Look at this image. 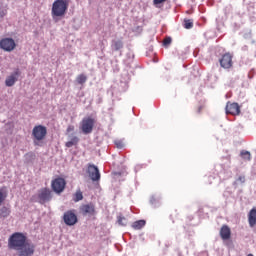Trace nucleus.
Wrapping results in <instances>:
<instances>
[{"label":"nucleus","mask_w":256,"mask_h":256,"mask_svg":"<svg viewBox=\"0 0 256 256\" xmlns=\"http://www.w3.org/2000/svg\"><path fill=\"white\" fill-rule=\"evenodd\" d=\"M79 144V137L73 136L70 141L65 143V147L68 149Z\"/></svg>","instance_id":"obj_17"},{"label":"nucleus","mask_w":256,"mask_h":256,"mask_svg":"<svg viewBox=\"0 0 256 256\" xmlns=\"http://www.w3.org/2000/svg\"><path fill=\"white\" fill-rule=\"evenodd\" d=\"M236 183H245V176L241 175L236 179Z\"/></svg>","instance_id":"obj_27"},{"label":"nucleus","mask_w":256,"mask_h":256,"mask_svg":"<svg viewBox=\"0 0 256 256\" xmlns=\"http://www.w3.org/2000/svg\"><path fill=\"white\" fill-rule=\"evenodd\" d=\"M8 249L18 251L19 256L35 255V244L27 241V236L21 232H15L8 238Z\"/></svg>","instance_id":"obj_1"},{"label":"nucleus","mask_w":256,"mask_h":256,"mask_svg":"<svg viewBox=\"0 0 256 256\" xmlns=\"http://www.w3.org/2000/svg\"><path fill=\"white\" fill-rule=\"evenodd\" d=\"M145 220H138L132 224L133 229H143L145 227Z\"/></svg>","instance_id":"obj_19"},{"label":"nucleus","mask_w":256,"mask_h":256,"mask_svg":"<svg viewBox=\"0 0 256 256\" xmlns=\"http://www.w3.org/2000/svg\"><path fill=\"white\" fill-rule=\"evenodd\" d=\"M73 201L75 203H78V201H83V192H81V190L76 191V193L74 194Z\"/></svg>","instance_id":"obj_20"},{"label":"nucleus","mask_w":256,"mask_h":256,"mask_svg":"<svg viewBox=\"0 0 256 256\" xmlns=\"http://www.w3.org/2000/svg\"><path fill=\"white\" fill-rule=\"evenodd\" d=\"M9 215H11V209L3 206L2 208H0V218H7L9 217Z\"/></svg>","instance_id":"obj_18"},{"label":"nucleus","mask_w":256,"mask_h":256,"mask_svg":"<svg viewBox=\"0 0 256 256\" xmlns=\"http://www.w3.org/2000/svg\"><path fill=\"white\" fill-rule=\"evenodd\" d=\"M18 77H19V70L15 71L10 76H8L5 80L6 87H13V85L17 83Z\"/></svg>","instance_id":"obj_13"},{"label":"nucleus","mask_w":256,"mask_h":256,"mask_svg":"<svg viewBox=\"0 0 256 256\" xmlns=\"http://www.w3.org/2000/svg\"><path fill=\"white\" fill-rule=\"evenodd\" d=\"M5 15H7V11L0 10V17L3 18Z\"/></svg>","instance_id":"obj_31"},{"label":"nucleus","mask_w":256,"mask_h":256,"mask_svg":"<svg viewBox=\"0 0 256 256\" xmlns=\"http://www.w3.org/2000/svg\"><path fill=\"white\" fill-rule=\"evenodd\" d=\"M111 49L112 51H121V49H123V40L121 39L112 40Z\"/></svg>","instance_id":"obj_16"},{"label":"nucleus","mask_w":256,"mask_h":256,"mask_svg":"<svg viewBox=\"0 0 256 256\" xmlns=\"http://www.w3.org/2000/svg\"><path fill=\"white\" fill-rule=\"evenodd\" d=\"M6 199H7V192L3 191V189H0V205H3Z\"/></svg>","instance_id":"obj_23"},{"label":"nucleus","mask_w":256,"mask_h":256,"mask_svg":"<svg viewBox=\"0 0 256 256\" xmlns=\"http://www.w3.org/2000/svg\"><path fill=\"white\" fill-rule=\"evenodd\" d=\"M222 69H231L233 67V55L229 52L223 54L219 59Z\"/></svg>","instance_id":"obj_8"},{"label":"nucleus","mask_w":256,"mask_h":256,"mask_svg":"<svg viewBox=\"0 0 256 256\" xmlns=\"http://www.w3.org/2000/svg\"><path fill=\"white\" fill-rule=\"evenodd\" d=\"M249 227L253 228L256 225V208H252L248 213Z\"/></svg>","instance_id":"obj_15"},{"label":"nucleus","mask_w":256,"mask_h":256,"mask_svg":"<svg viewBox=\"0 0 256 256\" xmlns=\"http://www.w3.org/2000/svg\"><path fill=\"white\" fill-rule=\"evenodd\" d=\"M163 44L164 45H171V38H165L164 41H163Z\"/></svg>","instance_id":"obj_29"},{"label":"nucleus","mask_w":256,"mask_h":256,"mask_svg":"<svg viewBox=\"0 0 256 256\" xmlns=\"http://www.w3.org/2000/svg\"><path fill=\"white\" fill-rule=\"evenodd\" d=\"M114 143H115L117 149H123V147H125V143H123V141H121V140H116Z\"/></svg>","instance_id":"obj_25"},{"label":"nucleus","mask_w":256,"mask_h":256,"mask_svg":"<svg viewBox=\"0 0 256 256\" xmlns=\"http://www.w3.org/2000/svg\"><path fill=\"white\" fill-rule=\"evenodd\" d=\"M75 131V126L69 125L66 129V133H73Z\"/></svg>","instance_id":"obj_28"},{"label":"nucleus","mask_w":256,"mask_h":256,"mask_svg":"<svg viewBox=\"0 0 256 256\" xmlns=\"http://www.w3.org/2000/svg\"><path fill=\"white\" fill-rule=\"evenodd\" d=\"M15 47H17V44L13 38H3L0 40V49H3V51H6L7 53L14 51Z\"/></svg>","instance_id":"obj_6"},{"label":"nucleus","mask_w":256,"mask_h":256,"mask_svg":"<svg viewBox=\"0 0 256 256\" xmlns=\"http://www.w3.org/2000/svg\"><path fill=\"white\" fill-rule=\"evenodd\" d=\"M76 81L79 85H83L87 82V76L85 74H80L77 76Z\"/></svg>","instance_id":"obj_21"},{"label":"nucleus","mask_w":256,"mask_h":256,"mask_svg":"<svg viewBox=\"0 0 256 256\" xmlns=\"http://www.w3.org/2000/svg\"><path fill=\"white\" fill-rule=\"evenodd\" d=\"M225 111L226 115L237 116L241 114V106L237 102H227Z\"/></svg>","instance_id":"obj_10"},{"label":"nucleus","mask_w":256,"mask_h":256,"mask_svg":"<svg viewBox=\"0 0 256 256\" xmlns=\"http://www.w3.org/2000/svg\"><path fill=\"white\" fill-rule=\"evenodd\" d=\"M220 237L223 239V241H228V239H231V228L227 225H223L220 229Z\"/></svg>","instance_id":"obj_14"},{"label":"nucleus","mask_w":256,"mask_h":256,"mask_svg":"<svg viewBox=\"0 0 256 256\" xmlns=\"http://www.w3.org/2000/svg\"><path fill=\"white\" fill-rule=\"evenodd\" d=\"M247 256H254L253 254H248Z\"/></svg>","instance_id":"obj_33"},{"label":"nucleus","mask_w":256,"mask_h":256,"mask_svg":"<svg viewBox=\"0 0 256 256\" xmlns=\"http://www.w3.org/2000/svg\"><path fill=\"white\" fill-rule=\"evenodd\" d=\"M118 223H119V225L125 226V225H127V219H125V217L119 216L118 217Z\"/></svg>","instance_id":"obj_26"},{"label":"nucleus","mask_w":256,"mask_h":256,"mask_svg":"<svg viewBox=\"0 0 256 256\" xmlns=\"http://www.w3.org/2000/svg\"><path fill=\"white\" fill-rule=\"evenodd\" d=\"M69 0H55L52 4L51 15L54 21H59L67 15Z\"/></svg>","instance_id":"obj_2"},{"label":"nucleus","mask_w":256,"mask_h":256,"mask_svg":"<svg viewBox=\"0 0 256 256\" xmlns=\"http://www.w3.org/2000/svg\"><path fill=\"white\" fill-rule=\"evenodd\" d=\"M39 203L43 205L53 199V195L51 194V190L49 188H42L38 193Z\"/></svg>","instance_id":"obj_11"},{"label":"nucleus","mask_w":256,"mask_h":256,"mask_svg":"<svg viewBox=\"0 0 256 256\" xmlns=\"http://www.w3.org/2000/svg\"><path fill=\"white\" fill-rule=\"evenodd\" d=\"M167 0H154V5H161V3H165Z\"/></svg>","instance_id":"obj_30"},{"label":"nucleus","mask_w":256,"mask_h":256,"mask_svg":"<svg viewBox=\"0 0 256 256\" xmlns=\"http://www.w3.org/2000/svg\"><path fill=\"white\" fill-rule=\"evenodd\" d=\"M184 29H193V20L185 19L184 20Z\"/></svg>","instance_id":"obj_22"},{"label":"nucleus","mask_w":256,"mask_h":256,"mask_svg":"<svg viewBox=\"0 0 256 256\" xmlns=\"http://www.w3.org/2000/svg\"><path fill=\"white\" fill-rule=\"evenodd\" d=\"M95 127V119L91 117L83 118L80 123V129L84 135H89L93 133V128Z\"/></svg>","instance_id":"obj_4"},{"label":"nucleus","mask_w":256,"mask_h":256,"mask_svg":"<svg viewBox=\"0 0 256 256\" xmlns=\"http://www.w3.org/2000/svg\"><path fill=\"white\" fill-rule=\"evenodd\" d=\"M198 113H201V107H199V109H198Z\"/></svg>","instance_id":"obj_32"},{"label":"nucleus","mask_w":256,"mask_h":256,"mask_svg":"<svg viewBox=\"0 0 256 256\" xmlns=\"http://www.w3.org/2000/svg\"><path fill=\"white\" fill-rule=\"evenodd\" d=\"M242 159H246L247 161H251V152L249 151H242L241 152Z\"/></svg>","instance_id":"obj_24"},{"label":"nucleus","mask_w":256,"mask_h":256,"mask_svg":"<svg viewBox=\"0 0 256 256\" xmlns=\"http://www.w3.org/2000/svg\"><path fill=\"white\" fill-rule=\"evenodd\" d=\"M63 221L65 225L69 227H73L78 221L77 214H75V210L66 211L63 215Z\"/></svg>","instance_id":"obj_9"},{"label":"nucleus","mask_w":256,"mask_h":256,"mask_svg":"<svg viewBox=\"0 0 256 256\" xmlns=\"http://www.w3.org/2000/svg\"><path fill=\"white\" fill-rule=\"evenodd\" d=\"M80 214L84 217H93V215L97 214V211L95 210V204L89 203V204H82L79 208Z\"/></svg>","instance_id":"obj_7"},{"label":"nucleus","mask_w":256,"mask_h":256,"mask_svg":"<svg viewBox=\"0 0 256 256\" xmlns=\"http://www.w3.org/2000/svg\"><path fill=\"white\" fill-rule=\"evenodd\" d=\"M87 173L92 181H100L101 173L99 172V168L94 164H89Z\"/></svg>","instance_id":"obj_12"},{"label":"nucleus","mask_w":256,"mask_h":256,"mask_svg":"<svg viewBox=\"0 0 256 256\" xmlns=\"http://www.w3.org/2000/svg\"><path fill=\"white\" fill-rule=\"evenodd\" d=\"M66 185H67V182L61 177H58L52 180L51 182V188L53 192L58 194L63 193V191H65Z\"/></svg>","instance_id":"obj_5"},{"label":"nucleus","mask_w":256,"mask_h":256,"mask_svg":"<svg viewBox=\"0 0 256 256\" xmlns=\"http://www.w3.org/2000/svg\"><path fill=\"white\" fill-rule=\"evenodd\" d=\"M32 137L34 138V145H39V141H43L47 137V127L36 125L32 130Z\"/></svg>","instance_id":"obj_3"}]
</instances>
